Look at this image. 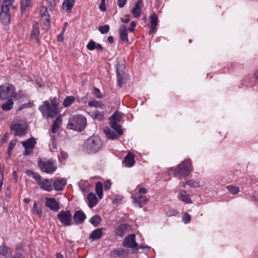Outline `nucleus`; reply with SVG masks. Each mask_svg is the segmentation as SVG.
Wrapping results in <instances>:
<instances>
[{
  "mask_svg": "<svg viewBox=\"0 0 258 258\" xmlns=\"http://www.w3.org/2000/svg\"><path fill=\"white\" fill-rule=\"evenodd\" d=\"M57 39H58V41H63V33H60V34L58 35V36L57 37Z\"/></svg>",
  "mask_w": 258,
  "mask_h": 258,
  "instance_id": "obj_62",
  "label": "nucleus"
},
{
  "mask_svg": "<svg viewBox=\"0 0 258 258\" xmlns=\"http://www.w3.org/2000/svg\"><path fill=\"white\" fill-rule=\"evenodd\" d=\"M177 214V212L174 210H169L166 212V214L168 216H172Z\"/></svg>",
  "mask_w": 258,
  "mask_h": 258,
  "instance_id": "obj_50",
  "label": "nucleus"
},
{
  "mask_svg": "<svg viewBox=\"0 0 258 258\" xmlns=\"http://www.w3.org/2000/svg\"><path fill=\"white\" fill-rule=\"evenodd\" d=\"M86 119L83 115H77L71 117L68 124V128L76 131L81 132L85 127Z\"/></svg>",
  "mask_w": 258,
  "mask_h": 258,
  "instance_id": "obj_2",
  "label": "nucleus"
},
{
  "mask_svg": "<svg viewBox=\"0 0 258 258\" xmlns=\"http://www.w3.org/2000/svg\"><path fill=\"white\" fill-rule=\"evenodd\" d=\"M67 157H68V154L66 152H64L63 151H61L60 152V157L63 160H66L67 159Z\"/></svg>",
  "mask_w": 258,
  "mask_h": 258,
  "instance_id": "obj_53",
  "label": "nucleus"
},
{
  "mask_svg": "<svg viewBox=\"0 0 258 258\" xmlns=\"http://www.w3.org/2000/svg\"><path fill=\"white\" fill-rule=\"evenodd\" d=\"M191 164L188 161H183L178 165L174 172V175L180 179L185 178L191 172Z\"/></svg>",
  "mask_w": 258,
  "mask_h": 258,
  "instance_id": "obj_3",
  "label": "nucleus"
},
{
  "mask_svg": "<svg viewBox=\"0 0 258 258\" xmlns=\"http://www.w3.org/2000/svg\"><path fill=\"white\" fill-rule=\"evenodd\" d=\"M108 41L110 43H112L113 42V37L112 36H109L107 38Z\"/></svg>",
  "mask_w": 258,
  "mask_h": 258,
  "instance_id": "obj_64",
  "label": "nucleus"
},
{
  "mask_svg": "<svg viewBox=\"0 0 258 258\" xmlns=\"http://www.w3.org/2000/svg\"><path fill=\"white\" fill-rule=\"evenodd\" d=\"M93 94L98 98H102V96H101L100 90L96 87L94 88Z\"/></svg>",
  "mask_w": 258,
  "mask_h": 258,
  "instance_id": "obj_46",
  "label": "nucleus"
},
{
  "mask_svg": "<svg viewBox=\"0 0 258 258\" xmlns=\"http://www.w3.org/2000/svg\"><path fill=\"white\" fill-rule=\"evenodd\" d=\"M126 0H118L117 5L119 8H122L125 5Z\"/></svg>",
  "mask_w": 258,
  "mask_h": 258,
  "instance_id": "obj_51",
  "label": "nucleus"
},
{
  "mask_svg": "<svg viewBox=\"0 0 258 258\" xmlns=\"http://www.w3.org/2000/svg\"><path fill=\"white\" fill-rule=\"evenodd\" d=\"M119 254L120 255L125 256V255H127V252L125 250H122L121 252H120Z\"/></svg>",
  "mask_w": 258,
  "mask_h": 258,
  "instance_id": "obj_63",
  "label": "nucleus"
},
{
  "mask_svg": "<svg viewBox=\"0 0 258 258\" xmlns=\"http://www.w3.org/2000/svg\"><path fill=\"white\" fill-rule=\"evenodd\" d=\"M61 122V119L60 118V114H59L53 123L51 130L52 133L55 134L58 132L59 129Z\"/></svg>",
  "mask_w": 258,
  "mask_h": 258,
  "instance_id": "obj_26",
  "label": "nucleus"
},
{
  "mask_svg": "<svg viewBox=\"0 0 258 258\" xmlns=\"http://www.w3.org/2000/svg\"><path fill=\"white\" fill-rule=\"evenodd\" d=\"M179 199L180 201L187 204L191 203L189 195L186 194V192L184 190H181L179 191Z\"/></svg>",
  "mask_w": 258,
  "mask_h": 258,
  "instance_id": "obj_24",
  "label": "nucleus"
},
{
  "mask_svg": "<svg viewBox=\"0 0 258 258\" xmlns=\"http://www.w3.org/2000/svg\"><path fill=\"white\" fill-rule=\"evenodd\" d=\"M57 218L65 226H69L72 224V214L69 210L62 211L57 214Z\"/></svg>",
  "mask_w": 258,
  "mask_h": 258,
  "instance_id": "obj_9",
  "label": "nucleus"
},
{
  "mask_svg": "<svg viewBox=\"0 0 258 258\" xmlns=\"http://www.w3.org/2000/svg\"><path fill=\"white\" fill-rule=\"evenodd\" d=\"M8 139V133H5L3 139H2V142L3 143H6L7 142Z\"/></svg>",
  "mask_w": 258,
  "mask_h": 258,
  "instance_id": "obj_59",
  "label": "nucleus"
},
{
  "mask_svg": "<svg viewBox=\"0 0 258 258\" xmlns=\"http://www.w3.org/2000/svg\"><path fill=\"white\" fill-rule=\"evenodd\" d=\"M111 183L109 182H106L104 184V188L106 189H109L110 187Z\"/></svg>",
  "mask_w": 258,
  "mask_h": 258,
  "instance_id": "obj_61",
  "label": "nucleus"
},
{
  "mask_svg": "<svg viewBox=\"0 0 258 258\" xmlns=\"http://www.w3.org/2000/svg\"><path fill=\"white\" fill-rule=\"evenodd\" d=\"M227 188L233 195H236L239 191V187L236 186L228 185L227 186Z\"/></svg>",
  "mask_w": 258,
  "mask_h": 258,
  "instance_id": "obj_40",
  "label": "nucleus"
},
{
  "mask_svg": "<svg viewBox=\"0 0 258 258\" xmlns=\"http://www.w3.org/2000/svg\"><path fill=\"white\" fill-rule=\"evenodd\" d=\"M36 181L37 184L41 189L47 191H51L53 190L52 181L51 180L43 178L41 175H39Z\"/></svg>",
  "mask_w": 258,
  "mask_h": 258,
  "instance_id": "obj_7",
  "label": "nucleus"
},
{
  "mask_svg": "<svg viewBox=\"0 0 258 258\" xmlns=\"http://www.w3.org/2000/svg\"><path fill=\"white\" fill-rule=\"evenodd\" d=\"M22 144L25 149L23 155L27 156L32 153V150L36 144V141L34 138H32L27 140L26 141L22 142Z\"/></svg>",
  "mask_w": 258,
  "mask_h": 258,
  "instance_id": "obj_11",
  "label": "nucleus"
},
{
  "mask_svg": "<svg viewBox=\"0 0 258 258\" xmlns=\"http://www.w3.org/2000/svg\"><path fill=\"white\" fill-rule=\"evenodd\" d=\"M95 48L99 51H101L103 50V47L100 44H96Z\"/></svg>",
  "mask_w": 258,
  "mask_h": 258,
  "instance_id": "obj_58",
  "label": "nucleus"
},
{
  "mask_svg": "<svg viewBox=\"0 0 258 258\" xmlns=\"http://www.w3.org/2000/svg\"><path fill=\"white\" fill-rule=\"evenodd\" d=\"M88 105L90 106H93L97 108L98 105H100V102L96 101L95 100H90L88 102Z\"/></svg>",
  "mask_w": 258,
  "mask_h": 258,
  "instance_id": "obj_45",
  "label": "nucleus"
},
{
  "mask_svg": "<svg viewBox=\"0 0 258 258\" xmlns=\"http://www.w3.org/2000/svg\"><path fill=\"white\" fill-rule=\"evenodd\" d=\"M187 184L194 187H199L200 186V182L193 179L188 180L187 181Z\"/></svg>",
  "mask_w": 258,
  "mask_h": 258,
  "instance_id": "obj_41",
  "label": "nucleus"
},
{
  "mask_svg": "<svg viewBox=\"0 0 258 258\" xmlns=\"http://www.w3.org/2000/svg\"><path fill=\"white\" fill-rule=\"evenodd\" d=\"M75 98L73 96H67L64 100L63 105L67 107L70 106L75 101Z\"/></svg>",
  "mask_w": 258,
  "mask_h": 258,
  "instance_id": "obj_34",
  "label": "nucleus"
},
{
  "mask_svg": "<svg viewBox=\"0 0 258 258\" xmlns=\"http://www.w3.org/2000/svg\"><path fill=\"white\" fill-rule=\"evenodd\" d=\"M48 5H47V7H53V6L54 5V0H49L48 1Z\"/></svg>",
  "mask_w": 258,
  "mask_h": 258,
  "instance_id": "obj_60",
  "label": "nucleus"
},
{
  "mask_svg": "<svg viewBox=\"0 0 258 258\" xmlns=\"http://www.w3.org/2000/svg\"><path fill=\"white\" fill-rule=\"evenodd\" d=\"M101 141L99 137L92 136L85 143L87 149L92 152H96L101 147Z\"/></svg>",
  "mask_w": 258,
  "mask_h": 258,
  "instance_id": "obj_5",
  "label": "nucleus"
},
{
  "mask_svg": "<svg viewBox=\"0 0 258 258\" xmlns=\"http://www.w3.org/2000/svg\"><path fill=\"white\" fill-rule=\"evenodd\" d=\"M143 5L142 0L138 1L134 5L131 12L135 18H139L142 12V8Z\"/></svg>",
  "mask_w": 258,
  "mask_h": 258,
  "instance_id": "obj_14",
  "label": "nucleus"
},
{
  "mask_svg": "<svg viewBox=\"0 0 258 258\" xmlns=\"http://www.w3.org/2000/svg\"><path fill=\"white\" fill-rule=\"evenodd\" d=\"M105 229L103 228L95 229L92 231L90 234V239H91L92 240H95L100 238L103 235V231Z\"/></svg>",
  "mask_w": 258,
  "mask_h": 258,
  "instance_id": "obj_20",
  "label": "nucleus"
},
{
  "mask_svg": "<svg viewBox=\"0 0 258 258\" xmlns=\"http://www.w3.org/2000/svg\"><path fill=\"white\" fill-rule=\"evenodd\" d=\"M110 125L112 128H113L119 135L122 134V131L121 128V126L117 124L116 122H110Z\"/></svg>",
  "mask_w": 258,
  "mask_h": 258,
  "instance_id": "obj_38",
  "label": "nucleus"
},
{
  "mask_svg": "<svg viewBox=\"0 0 258 258\" xmlns=\"http://www.w3.org/2000/svg\"><path fill=\"white\" fill-rule=\"evenodd\" d=\"M99 30L102 34L107 33L109 30V27L107 25L101 26L99 27Z\"/></svg>",
  "mask_w": 258,
  "mask_h": 258,
  "instance_id": "obj_42",
  "label": "nucleus"
},
{
  "mask_svg": "<svg viewBox=\"0 0 258 258\" xmlns=\"http://www.w3.org/2000/svg\"><path fill=\"white\" fill-rule=\"evenodd\" d=\"M38 165L42 171L49 174L53 173L57 168L54 163L51 160L43 161L39 160L38 161Z\"/></svg>",
  "mask_w": 258,
  "mask_h": 258,
  "instance_id": "obj_6",
  "label": "nucleus"
},
{
  "mask_svg": "<svg viewBox=\"0 0 258 258\" xmlns=\"http://www.w3.org/2000/svg\"><path fill=\"white\" fill-rule=\"evenodd\" d=\"M13 98L8 99V100L2 105V109L5 111H9L13 108L14 105Z\"/></svg>",
  "mask_w": 258,
  "mask_h": 258,
  "instance_id": "obj_28",
  "label": "nucleus"
},
{
  "mask_svg": "<svg viewBox=\"0 0 258 258\" xmlns=\"http://www.w3.org/2000/svg\"><path fill=\"white\" fill-rule=\"evenodd\" d=\"M96 192L99 197L100 199H101L103 195V187L102 184L100 182H97L96 184Z\"/></svg>",
  "mask_w": 258,
  "mask_h": 258,
  "instance_id": "obj_36",
  "label": "nucleus"
},
{
  "mask_svg": "<svg viewBox=\"0 0 258 258\" xmlns=\"http://www.w3.org/2000/svg\"><path fill=\"white\" fill-rule=\"evenodd\" d=\"M127 227V225L125 224L120 225L115 229V234L118 236H123L126 233Z\"/></svg>",
  "mask_w": 258,
  "mask_h": 258,
  "instance_id": "obj_27",
  "label": "nucleus"
},
{
  "mask_svg": "<svg viewBox=\"0 0 258 258\" xmlns=\"http://www.w3.org/2000/svg\"><path fill=\"white\" fill-rule=\"evenodd\" d=\"M88 205L90 208L94 207L98 203V199L94 194L90 193L88 195Z\"/></svg>",
  "mask_w": 258,
  "mask_h": 258,
  "instance_id": "obj_25",
  "label": "nucleus"
},
{
  "mask_svg": "<svg viewBox=\"0 0 258 258\" xmlns=\"http://www.w3.org/2000/svg\"><path fill=\"white\" fill-rule=\"evenodd\" d=\"M14 0H4L2 5H6L10 7L14 2Z\"/></svg>",
  "mask_w": 258,
  "mask_h": 258,
  "instance_id": "obj_48",
  "label": "nucleus"
},
{
  "mask_svg": "<svg viewBox=\"0 0 258 258\" xmlns=\"http://www.w3.org/2000/svg\"><path fill=\"white\" fill-rule=\"evenodd\" d=\"M119 33L120 37V39L124 42H128V36L127 33V29L124 25H122L120 26L119 29Z\"/></svg>",
  "mask_w": 258,
  "mask_h": 258,
  "instance_id": "obj_22",
  "label": "nucleus"
},
{
  "mask_svg": "<svg viewBox=\"0 0 258 258\" xmlns=\"http://www.w3.org/2000/svg\"><path fill=\"white\" fill-rule=\"evenodd\" d=\"M183 221L185 223H188L190 220V216L188 214H185L182 217Z\"/></svg>",
  "mask_w": 258,
  "mask_h": 258,
  "instance_id": "obj_47",
  "label": "nucleus"
},
{
  "mask_svg": "<svg viewBox=\"0 0 258 258\" xmlns=\"http://www.w3.org/2000/svg\"><path fill=\"white\" fill-rule=\"evenodd\" d=\"M125 66L122 63H118L116 66V74L117 77L118 84L119 87H121L126 79V76L125 73Z\"/></svg>",
  "mask_w": 258,
  "mask_h": 258,
  "instance_id": "obj_8",
  "label": "nucleus"
},
{
  "mask_svg": "<svg viewBox=\"0 0 258 258\" xmlns=\"http://www.w3.org/2000/svg\"><path fill=\"white\" fill-rule=\"evenodd\" d=\"M135 155L132 152H128L124 157L123 163L126 167H132L135 163Z\"/></svg>",
  "mask_w": 258,
  "mask_h": 258,
  "instance_id": "obj_17",
  "label": "nucleus"
},
{
  "mask_svg": "<svg viewBox=\"0 0 258 258\" xmlns=\"http://www.w3.org/2000/svg\"><path fill=\"white\" fill-rule=\"evenodd\" d=\"M100 9L102 11H106L105 3V2L101 1L99 6Z\"/></svg>",
  "mask_w": 258,
  "mask_h": 258,
  "instance_id": "obj_55",
  "label": "nucleus"
},
{
  "mask_svg": "<svg viewBox=\"0 0 258 258\" xmlns=\"http://www.w3.org/2000/svg\"><path fill=\"white\" fill-rule=\"evenodd\" d=\"M147 199L145 196L139 195L137 196L135 198V203L138 204L140 207H142L145 205L147 202Z\"/></svg>",
  "mask_w": 258,
  "mask_h": 258,
  "instance_id": "obj_23",
  "label": "nucleus"
},
{
  "mask_svg": "<svg viewBox=\"0 0 258 258\" xmlns=\"http://www.w3.org/2000/svg\"><path fill=\"white\" fill-rule=\"evenodd\" d=\"M26 173L29 175V176H32V177L35 179V180H36V179H37V178L39 176V174H38L37 173H36V172H33L31 170H26Z\"/></svg>",
  "mask_w": 258,
  "mask_h": 258,
  "instance_id": "obj_44",
  "label": "nucleus"
},
{
  "mask_svg": "<svg viewBox=\"0 0 258 258\" xmlns=\"http://www.w3.org/2000/svg\"><path fill=\"white\" fill-rule=\"evenodd\" d=\"M32 7L31 0H21V10L22 12L26 11L28 9Z\"/></svg>",
  "mask_w": 258,
  "mask_h": 258,
  "instance_id": "obj_29",
  "label": "nucleus"
},
{
  "mask_svg": "<svg viewBox=\"0 0 258 258\" xmlns=\"http://www.w3.org/2000/svg\"><path fill=\"white\" fill-rule=\"evenodd\" d=\"M17 93L15 87L11 84H5L0 86V99L6 100L16 97Z\"/></svg>",
  "mask_w": 258,
  "mask_h": 258,
  "instance_id": "obj_4",
  "label": "nucleus"
},
{
  "mask_svg": "<svg viewBox=\"0 0 258 258\" xmlns=\"http://www.w3.org/2000/svg\"><path fill=\"white\" fill-rule=\"evenodd\" d=\"M16 143H17V141L15 140H12L10 142L9 145L8 147V150H7V154H8V156L9 157H10L11 153H12V151L13 149H14V147L15 146Z\"/></svg>",
  "mask_w": 258,
  "mask_h": 258,
  "instance_id": "obj_39",
  "label": "nucleus"
},
{
  "mask_svg": "<svg viewBox=\"0 0 258 258\" xmlns=\"http://www.w3.org/2000/svg\"><path fill=\"white\" fill-rule=\"evenodd\" d=\"M32 104L31 103H25L21 106H20L18 109V111H20L24 108H27L30 106V105Z\"/></svg>",
  "mask_w": 258,
  "mask_h": 258,
  "instance_id": "obj_49",
  "label": "nucleus"
},
{
  "mask_svg": "<svg viewBox=\"0 0 258 258\" xmlns=\"http://www.w3.org/2000/svg\"><path fill=\"white\" fill-rule=\"evenodd\" d=\"M44 9L45 11L44 14L42 15V19L44 20L43 29L47 31L50 29V27L49 16L48 14L47 9L44 7Z\"/></svg>",
  "mask_w": 258,
  "mask_h": 258,
  "instance_id": "obj_19",
  "label": "nucleus"
},
{
  "mask_svg": "<svg viewBox=\"0 0 258 258\" xmlns=\"http://www.w3.org/2000/svg\"><path fill=\"white\" fill-rule=\"evenodd\" d=\"M45 205L49 208L50 209L53 211H57L59 207L58 203L53 198H46V199Z\"/></svg>",
  "mask_w": 258,
  "mask_h": 258,
  "instance_id": "obj_16",
  "label": "nucleus"
},
{
  "mask_svg": "<svg viewBox=\"0 0 258 258\" xmlns=\"http://www.w3.org/2000/svg\"><path fill=\"white\" fill-rule=\"evenodd\" d=\"M58 101L56 97L53 98L50 103L45 101L42 104L39 106V110L41 112L45 118H53L56 116L59 112L58 109Z\"/></svg>",
  "mask_w": 258,
  "mask_h": 258,
  "instance_id": "obj_1",
  "label": "nucleus"
},
{
  "mask_svg": "<svg viewBox=\"0 0 258 258\" xmlns=\"http://www.w3.org/2000/svg\"><path fill=\"white\" fill-rule=\"evenodd\" d=\"M66 183L65 179L57 178L54 180L52 185L55 190L59 191L63 189Z\"/></svg>",
  "mask_w": 258,
  "mask_h": 258,
  "instance_id": "obj_15",
  "label": "nucleus"
},
{
  "mask_svg": "<svg viewBox=\"0 0 258 258\" xmlns=\"http://www.w3.org/2000/svg\"><path fill=\"white\" fill-rule=\"evenodd\" d=\"M104 132L107 138L109 139H115L117 137V135L113 131L108 127L104 128Z\"/></svg>",
  "mask_w": 258,
  "mask_h": 258,
  "instance_id": "obj_31",
  "label": "nucleus"
},
{
  "mask_svg": "<svg viewBox=\"0 0 258 258\" xmlns=\"http://www.w3.org/2000/svg\"><path fill=\"white\" fill-rule=\"evenodd\" d=\"M75 4V0H64L62 4V8L66 10H70Z\"/></svg>",
  "mask_w": 258,
  "mask_h": 258,
  "instance_id": "obj_32",
  "label": "nucleus"
},
{
  "mask_svg": "<svg viewBox=\"0 0 258 258\" xmlns=\"http://www.w3.org/2000/svg\"><path fill=\"white\" fill-rule=\"evenodd\" d=\"M0 18L3 24L8 25L10 23L11 16L10 14V7H8L6 5L2 6Z\"/></svg>",
  "mask_w": 258,
  "mask_h": 258,
  "instance_id": "obj_10",
  "label": "nucleus"
},
{
  "mask_svg": "<svg viewBox=\"0 0 258 258\" xmlns=\"http://www.w3.org/2000/svg\"><path fill=\"white\" fill-rule=\"evenodd\" d=\"M11 129L15 132V136H21L26 133L25 125L19 123L12 124L11 125Z\"/></svg>",
  "mask_w": 258,
  "mask_h": 258,
  "instance_id": "obj_12",
  "label": "nucleus"
},
{
  "mask_svg": "<svg viewBox=\"0 0 258 258\" xmlns=\"http://www.w3.org/2000/svg\"><path fill=\"white\" fill-rule=\"evenodd\" d=\"M123 245L128 248L137 247L138 244L135 241V235L130 234L126 236L123 241Z\"/></svg>",
  "mask_w": 258,
  "mask_h": 258,
  "instance_id": "obj_13",
  "label": "nucleus"
},
{
  "mask_svg": "<svg viewBox=\"0 0 258 258\" xmlns=\"http://www.w3.org/2000/svg\"><path fill=\"white\" fill-rule=\"evenodd\" d=\"M33 29L31 31V37L33 39L37 40L38 42L39 40L38 37L39 34V28L38 24L37 22L34 21L33 22Z\"/></svg>",
  "mask_w": 258,
  "mask_h": 258,
  "instance_id": "obj_21",
  "label": "nucleus"
},
{
  "mask_svg": "<svg viewBox=\"0 0 258 258\" xmlns=\"http://www.w3.org/2000/svg\"><path fill=\"white\" fill-rule=\"evenodd\" d=\"M85 218V214L81 210L76 211L73 216L74 221L77 224L83 223Z\"/></svg>",
  "mask_w": 258,
  "mask_h": 258,
  "instance_id": "obj_18",
  "label": "nucleus"
},
{
  "mask_svg": "<svg viewBox=\"0 0 258 258\" xmlns=\"http://www.w3.org/2000/svg\"><path fill=\"white\" fill-rule=\"evenodd\" d=\"M96 43L95 41L91 40H90L88 44L87 45V48L89 50H93L94 49H95Z\"/></svg>",
  "mask_w": 258,
  "mask_h": 258,
  "instance_id": "obj_43",
  "label": "nucleus"
},
{
  "mask_svg": "<svg viewBox=\"0 0 258 258\" xmlns=\"http://www.w3.org/2000/svg\"><path fill=\"white\" fill-rule=\"evenodd\" d=\"M124 17H125V19H123L122 18L120 19L121 22H123V23H126L128 22L129 21H130L129 15H126L124 16Z\"/></svg>",
  "mask_w": 258,
  "mask_h": 258,
  "instance_id": "obj_56",
  "label": "nucleus"
},
{
  "mask_svg": "<svg viewBox=\"0 0 258 258\" xmlns=\"http://www.w3.org/2000/svg\"><path fill=\"white\" fill-rule=\"evenodd\" d=\"M90 221L92 224L96 227L100 223L101 219L99 215H96L91 218Z\"/></svg>",
  "mask_w": 258,
  "mask_h": 258,
  "instance_id": "obj_37",
  "label": "nucleus"
},
{
  "mask_svg": "<svg viewBox=\"0 0 258 258\" xmlns=\"http://www.w3.org/2000/svg\"><path fill=\"white\" fill-rule=\"evenodd\" d=\"M32 212L33 214L37 215L39 217H41L42 214V208L38 207L36 202H35L33 205Z\"/></svg>",
  "mask_w": 258,
  "mask_h": 258,
  "instance_id": "obj_35",
  "label": "nucleus"
},
{
  "mask_svg": "<svg viewBox=\"0 0 258 258\" xmlns=\"http://www.w3.org/2000/svg\"><path fill=\"white\" fill-rule=\"evenodd\" d=\"M121 114L118 112H115L110 117V122L118 123L121 118Z\"/></svg>",
  "mask_w": 258,
  "mask_h": 258,
  "instance_id": "obj_33",
  "label": "nucleus"
},
{
  "mask_svg": "<svg viewBox=\"0 0 258 258\" xmlns=\"http://www.w3.org/2000/svg\"><path fill=\"white\" fill-rule=\"evenodd\" d=\"M136 26V23L135 22H132L131 23V27L128 28V30L131 32H134L135 30V28Z\"/></svg>",
  "mask_w": 258,
  "mask_h": 258,
  "instance_id": "obj_52",
  "label": "nucleus"
},
{
  "mask_svg": "<svg viewBox=\"0 0 258 258\" xmlns=\"http://www.w3.org/2000/svg\"><path fill=\"white\" fill-rule=\"evenodd\" d=\"M147 190L146 188L141 187V188H139L138 195H139L142 193L145 194L147 193Z\"/></svg>",
  "mask_w": 258,
  "mask_h": 258,
  "instance_id": "obj_57",
  "label": "nucleus"
},
{
  "mask_svg": "<svg viewBox=\"0 0 258 258\" xmlns=\"http://www.w3.org/2000/svg\"><path fill=\"white\" fill-rule=\"evenodd\" d=\"M150 22L151 24V28L152 30L150 31V33H152V31L156 29L158 22V17L155 13H153L150 16Z\"/></svg>",
  "mask_w": 258,
  "mask_h": 258,
  "instance_id": "obj_30",
  "label": "nucleus"
},
{
  "mask_svg": "<svg viewBox=\"0 0 258 258\" xmlns=\"http://www.w3.org/2000/svg\"><path fill=\"white\" fill-rule=\"evenodd\" d=\"M95 118L99 120H102L104 119V115L102 114L97 113L95 115Z\"/></svg>",
  "mask_w": 258,
  "mask_h": 258,
  "instance_id": "obj_54",
  "label": "nucleus"
}]
</instances>
